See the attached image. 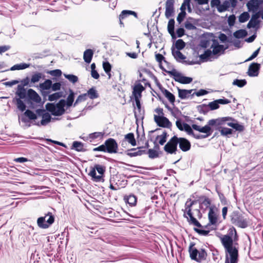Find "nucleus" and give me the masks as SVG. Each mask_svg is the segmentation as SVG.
<instances>
[{
  "mask_svg": "<svg viewBox=\"0 0 263 263\" xmlns=\"http://www.w3.org/2000/svg\"><path fill=\"white\" fill-rule=\"evenodd\" d=\"M226 253L225 263H237L238 258V243L233 242L232 237L223 235L220 238Z\"/></svg>",
  "mask_w": 263,
  "mask_h": 263,
  "instance_id": "obj_1",
  "label": "nucleus"
},
{
  "mask_svg": "<svg viewBox=\"0 0 263 263\" xmlns=\"http://www.w3.org/2000/svg\"><path fill=\"white\" fill-rule=\"evenodd\" d=\"M209 125L214 130L220 132L222 126L228 125L238 132L243 131L245 128L242 125L239 124L237 122L230 117L219 118L209 120Z\"/></svg>",
  "mask_w": 263,
  "mask_h": 263,
  "instance_id": "obj_2",
  "label": "nucleus"
},
{
  "mask_svg": "<svg viewBox=\"0 0 263 263\" xmlns=\"http://www.w3.org/2000/svg\"><path fill=\"white\" fill-rule=\"evenodd\" d=\"M228 47V46L224 47L223 45H219L217 40H214L211 47L213 50L211 51L210 49L206 50L203 54L199 55V58L203 62H207L209 60L211 61L212 58L216 59L219 55L223 54L224 51Z\"/></svg>",
  "mask_w": 263,
  "mask_h": 263,
  "instance_id": "obj_3",
  "label": "nucleus"
},
{
  "mask_svg": "<svg viewBox=\"0 0 263 263\" xmlns=\"http://www.w3.org/2000/svg\"><path fill=\"white\" fill-rule=\"evenodd\" d=\"M66 105V101L62 99L56 104L48 103L46 104V108L47 110L50 112L51 114L55 116H59L63 115L65 110L64 108Z\"/></svg>",
  "mask_w": 263,
  "mask_h": 263,
  "instance_id": "obj_4",
  "label": "nucleus"
},
{
  "mask_svg": "<svg viewBox=\"0 0 263 263\" xmlns=\"http://www.w3.org/2000/svg\"><path fill=\"white\" fill-rule=\"evenodd\" d=\"M36 114H34L33 111L30 109H27L20 117L19 120H21L22 122L26 123V124L29 123L30 120H36L37 116L42 117L45 113H46L45 110L43 109H37L35 110Z\"/></svg>",
  "mask_w": 263,
  "mask_h": 263,
  "instance_id": "obj_5",
  "label": "nucleus"
},
{
  "mask_svg": "<svg viewBox=\"0 0 263 263\" xmlns=\"http://www.w3.org/2000/svg\"><path fill=\"white\" fill-rule=\"evenodd\" d=\"M194 245V243H191L189 248L191 258L198 262L205 260L207 257V253L205 249H201L198 250L195 248H193Z\"/></svg>",
  "mask_w": 263,
  "mask_h": 263,
  "instance_id": "obj_6",
  "label": "nucleus"
},
{
  "mask_svg": "<svg viewBox=\"0 0 263 263\" xmlns=\"http://www.w3.org/2000/svg\"><path fill=\"white\" fill-rule=\"evenodd\" d=\"M105 169L103 165L96 164L93 167L91 168L88 175L91 177V179L93 181L103 182Z\"/></svg>",
  "mask_w": 263,
  "mask_h": 263,
  "instance_id": "obj_7",
  "label": "nucleus"
},
{
  "mask_svg": "<svg viewBox=\"0 0 263 263\" xmlns=\"http://www.w3.org/2000/svg\"><path fill=\"white\" fill-rule=\"evenodd\" d=\"M54 221V216L51 212H48L44 216L40 217L37 219V224L41 229L48 228Z\"/></svg>",
  "mask_w": 263,
  "mask_h": 263,
  "instance_id": "obj_8",
  "label": "nucleus"
},
{
  "mask_svg": "<svg viewBox=\"0 0 263 263\" xmlns=\"http://www.w3.org/2000/svg\"><path fill=\"white\" fill-rule=\"evenodd\" d=\"M231 220L232 223L241 228L248 227V221L239 212L234 211L231 215Z\"/></svg>",
  "mask_w": 263,
  "mask_h": 263,
  "instance_id": "obj_9",
  "label": "nucleus"
},
{
  "mask_svg": "<svg viewBox=\"0 0 263 263\" xmlns=\"http://www.w3.org/2000/svg\"><path fill=\"white\" fill-rule=\"evenodd\" d=\"M167 73L174 77L175 81L181 84H186L192 82L193 79L190 77L183 76L181 73L177 72L176 69H174L171 71H165Z\"/></svg>",
  "mask_w": 263,
  "mask_h": 263,
  "instance_id": "obj_10",
  "label": "nucleus"
},
{
  "mask_svg": "<svg viewBox=\"0 0 263 263\" xmlns=\"http://www.w3.org/2000/svg\"><path fill=\"white\" fill-rule=\"evenodd\" d=\"M178 142V138L176 136H174L165 145L164 150L168 154H176Z\"/></svg>",
  "mask_w": 263,
  "mask_h": 263,
  "instance_id": "obj_11",
  "label": "nucleus"
},
{
  "mask_svg": "<svg viewBox=\"0 0 263 263\" xmlns=\"http://www.w3.org/2000/svg\"><path fill=\"white\" fill-rule=\"evenodd\" d=\"M105 150L108 153H116L118 149V144L112 138H109L104 142Z\"/></svg>",
  "mask_w": 263,
  "mask_h": 263,
  "instance_id": "obj_12",
  "label": "nucleus"
},
{
  "mask_svg": "<svg viewBox=\"0 0 263 263\" xmlns=\"http://www.w3.org/2000/svg\"><path fill=\"white\" fill-rule=\"evenodd\" d=\"M192 206V204H187V203H185V211L186 214L189 216V218L188 219V221L190 224H192L194 226H195L198 228L202 227V225L200 223V222L193 216V215L191 212V207ZM184 214H185V212H184Z\"/></svg>",
  "mask_w": 263,
  "mask_h": 263,
  "instance_id": "obj_13",
  "label": "nucleus"
},
{
  "mask_svg": "<svg viewBox=\"0 0 263 263\" xmlns=\"http://www.w3.org/2000/svg\"><path fill=\"white\" fill-rule=\"evenodd\" d=\"M192 127L195 130L205 134V135H203L207 136V138L209 137L213 132V129H212V127L209 125V121L208 122L207 124L203 127H201L199 125L194 124L192 125Z\"/></svg>",
  "mask_w": 263,
  "mask_h": 263,
  "instance_id": "obj_14",
  "label": "nucleus"
},
{
  "mask_svg": "<svg viewBox=\"0 0 263 263\" xmlns=\"http://www.w3.org/2000/svg\"><path fill=\"white\" fill-rule=\"evenodd\" d=\"M154 120L160 127L170 128L172 126V123L167 118L164 116L154 115Z\"/></svg>",
  "mask_w": 263,
  "mask_h": 263,
  "instance_id": "obj_15",
  "label": "nucleus"
},
{
  "mask_svg": "<svg viewBox=\"0 0 263 263\" xmlns=\"http://www.w3.org/2000/svg\"><path fill=\"white\" fill-rule=\"evenodd\" d=\"M260 64L253 62L249 66L247 74L249 77H255L258 76Z\"/></svg>",
  "mask_w": 263,
  "mask_h": 263,
  "instance_id": "obj_16",
  "label": "nucleus"
},
{
  "mask_svg": "<svg viewBox=\"0 0 263 263\" xmlns=\"http://www.w3.org/2000/svg\"><path fill=\"white\" fill-rule=\"evenodd\" d=\"M174 0H167L166 1L165 15L167 18H169L174 15Z\"/></svg>",
  "mask_w": 263,
  "mask_h": 263,
  "instance_id": "obj_17",
  "label": "nucleus"
},
{
  "mask_svg": "<svg viewBox=\"0 0 263 263\" xmlns=\"http://www.w3.org/2000/svg\"><path fill=\"white\" fill-rule=\"evenodd\" d=\"M262 3L263 0H250L247 4L248 11L255 12Z\"/></svg>",
  "mask_w": 263,
  "mask_h": 263,
  "instance_id": "obj_18",
  "label": "nucleus"
},
{
  "mask_svg": "<svg viewBox=\"0 0 263 263\" xmlns=\"http://www.w3.org/2000/svg\"><path fill=\"white\" fill-rule=\"evenodd\" d=\"M178 144L180 149L183 152H187L191 149L190 142L184 138H178Z\"/></svg>",
  "mask_w": 263,
  "mask_h": 263,
  "instance_id": "obj_19",
  "label": "nucleus"
},
{
  "mask_svg": "<svg viewBox=\"0 0 263 263\" xmlns=\"http://www.w3.org/2000/svg\"><path fill=\"white\" fill-rule=\"evenodd\" d=\"M260 17V12H257L252 15L251 18L247 24V28L250 29L251 28H255L260 23L258 18Z\"/></svg>",
  "mask_w": 263,
  "mask_h": 263,
  "instance_id": "obj_20",
  "label": "nucleus"
},
{
  "mask_svg": "<svg viewBox=\"0 0 263 263\" xmlns=\"http://www.w3.org/2000/svg\"><path fill=\"white\" fill-rule=\"evenodd\" d=\"M42 118V119L40 122H36L34 121L33 124L38 126H40L41 125L46 126L51 121L52 119L50 115L47 112L45 113Z\"/></svg>",
  "mask_w": 263,
  "mask_h": 263,
  "instance_id": "obj_21",
  "label": "nucleus"
},
{
  "mask_svg": "<svg viewBox=\"0 0 263 263\" xmlns=\"http://www.w3.org/2000/svg\"><path fill=\"white\" fill-rule=\"evenodd\" d=\"M198 201L200 203V208L206 209L211 204V200L205 196H202L199 197Z\"/></svg>",
  "mask_w": 263,
  "mask_h": 263,
  "instance_id": "obj_22",
  "label": "nucleus"
},
{
  "mask_svg": "<svg viewBox=\"0 0 263 263\" xmlns=\"http://www.w3.org/2000/svg\"><path fill=\"white\" fill-rule=\"evenodd\" d=\"M142 147H138L137 148H132L128 150L126 155L130 157H136L138 156H141L143 154H146L145 150H141L140 148Z\"/></svg>",
  "mask_w": 263,
  "mask_h": 263,
  "instance_id": "obj_23",
  "label": "nucleus"
},
{
  "mask_svg": "<svg viewBox=\"0 0 263 263\" xmlns=\"http://www.w3.org/2000/svg\"><path fill=\"white\" fill-rule=\"evenodd\" d=\"M176 125L181 131L185 130L187 134H188L189 132L192 133V127L186 123H182L180 120H177L176 121Z\"/></svg>",
  "mask_w": 263,
  "mask_h": 263,
  "instance_id": "obj_24",
  "label": "nucleus"
},
{
  "mask_svg": "<svg viewBox=\"0 0 263 263\" xmlns=\"http://www.w3.org/2000/svg\"><path fill=\"white\" fill-rule=\"evenodd\" d=\"M27 96L29 99L36 103H40L41 101V98L37 92L32 89H28Z\"/></svg>",
  "mask_w": 263,
  "mask_h": 263,
  "instance_id": "obj_25",
  "label": "nucleus"
},
{
  "mask_svg": "<svg viewBox=\"0 0 263 263\" xmlns=\"http://www.w3.org/2000/svg\"><path fill=\"white\" fill-rule=\"evenodd\" d=\"M208 218L209 220V224L215 225L217 222V216L215 213L214 209L212 207H210L208 213Z\"/></svg>",
  "mask_w": 263,
  "mask_h": 263,
  "instance_id": "obj_26",
  "label": "nucleus"
},
{
  "mask_svg": "<svg viewBox=\"0 0 263 263\" xmlns=\"http://www.w3.org/2000/svg\"><path fill=\"white\" fill-rule=\"evenodd\" d=\"M144 90V87L141 84H138L136 85L133 88V95L134 98L137 97L138 98H141L142 97V92Z\"/></svg>",
  "mask_w": 263,
  "mask_h": 263,
  "instance_id": "obj_27",
  "label": "nucleus"
},
{
  "mask_svg": "<svg viewBox=\"0 0 263 263\" xmlns=\"http://www.w3.org/2000/svg\"><path fill=\"white\" fill-rule=\"evenodd\" d=\"M71 149L79 152H84L87 150L84 148V145L82 142L77 141L73 142Z\"/></svg>",
  "mask_w": 263,
  "mask_h": 263,
  "instance_id": "obj_28",
  "label": "nucleus"
},
{
  "mask_svg": "<svg viewBox=\"0 0 263 263\" xmlns=\"http://www.w3.org/2000/svg\"><path fill=\"white\" fill-rule=\"evenodd\" d=\"M93 51L92 49H88L84 52L83 59L84 61L88 64H89L93 57Z\"/></svg>",
  "mask_w": 263,
  "mask_h": 263,
  "instance_id": "obj_29",
  "label": "nucleus"
},
{
  "mask_svg": "<svg viewBox=\"0 0 263 263\" xmlns=\"http://www.w3.org/2000/svg\"><path fill=\"white\" fill-rule=\"evenodd\" d=\"M193 90V89L187 90L178 88V96L181 99H185L189 97Z\"/></svg>",
  "mask_w": 263,
  "mask_h": 263,
  "instance_id": "obj_30",
  "label": "nucleus"
},
{
  "mask_svg": "<svg viewBox=\"0 0 263 263\" xmlns=\"http://www.w3.org/2000/svg\"><path fill=\"white\" fill-rule=\"evenodd\" d=\"M124 199L127 203L129 204L130 206H134L137 202V197L134 194H130L127 196H125Z\"/></svg>",
  "mask_w": 263,
  "mask_h": 263,
  "instance_id": "obj_31",
  "label": "nucleus"
},
{
  "mask_svg": "<svg viewBox=\"0 0 263 263\" xmlns=\"http://www.w3.org/2000/svg\"><path fill=\"white\" fill-rule=\"evenodd\" d=\"M129 15H133L136 18H138V15L136 12L132 10H123L121 14L119 15V20H123Z\"/></svg>",
  "mask_w": 263,
  "mask_h": 263,
  "instance_id": "obj_32",
  "label": "nucleus"
},
{
  "mask_svg": "<svg viewBox=\"0 0 263 263\" xmlns=\"http://www.w3.org/2000/svg\"><path fill=\"white\" fill-rule=\"evenodd\" d=\"M87 97L89 98L91 100L97 99L99 97V94L95 87L90 88L86 93Z\"/></svg>",
  "mask_w": 263,
  "mask_h": 263,
  "instance_id": "obj_33",
  "label": "nucleus"
},
{
  "mask_svg": "<svg viewBox=\"0 0 263 263\" xmlns=\"http://www.w3.org/2000/svg\"><path fill=\"white\" fill-rule=\"evenodd\" d=\"M16 95L19 97L18 99H25L26 97V91L22 85H17Z\"/></svg>",
  "mask_w": 263,
  "mask_h": 263,
  "instance_id": "obj_34",
  "label": "nucleus"
},
{
  "mask_svg": "<svg viewBox=\"0 0 263 263\" xmlns=\"http://www.w3.org/2000/svg\"><path fill=\"white\" fill-rule=\"evenodd\" d=\"M165 97L169 100V101L174 104L175 101V96L166 89H163L161 91Z\"/></svg>",
  "mask_w": 263,
  "mask_h": 263,
  "instance_id": "obj_35",
  "label": "nucleus"
},
{
  "mask_svg": "<svg viewBox=\"0 0 263 263\" xmlns=\"http://www.w3.org/2000/svg\"><path fill=\"white\" fill-rule=\"evenodd\" d=\"M144 71L146 72L153 80H154L155 84L161 90V91H162V89H164V88L162 87V85L159 82V80H158L157 78L151 71H150L149 70H147L146 69H144Z\"/></svg>",
  "mask_w": 263,
  "mask_h": 263,
  "instance_id": "obj_36",
  "label": "nucleus"
},
{
  "mask_svg": "<svg viewBox=\"0 0 263 263\" xmlns=\"http://www.w3.org/2000/svg\"><path fill=\"white\" fill-rule=\"evenodd\" d=\"M124 139L126 141H128L132 146L136 145V141L133 133H130L126 134L125 136Z\"/></svg>",
  "mask_w": 263,
  "mask_h": 263,
  "instance_id": "obj_37",
  "label": "nucleus"
},
{
  "mask_svg": "<svg viewBox=\"0 0 263 263\" xmlns=\"http://www.w3.org/2000/svg\"><path fill=\"white\" fill-rule=\"evenodd\" d=\"M247 34L248 32L245 29H240L233 33L234 36L237 39L244 38Z\"/></svg>",
  "mask_w": 263,
  "mask_h": 263,
  "instance_id": "obj_38",
  "label": "nucleus"
},
{
  "mask_svg": "<svg viewBox=\"0 0 263 263\" xmlns=\"http://www.w3.org/2000/svg\"><path fill=\"white\" fill-rule=\"evenodd\" d=\"M74 99V93L71 89H69V94L68 96L66 101V105L68 107L72 106Z\"/></svg>",
  "mask_w": 263,
  "mask_h": 263,
  "instance_id": "obj_39",
  "label": "nucleus"
},
{
  "mask_svg": "<svg viewBox=\"0 0 263 263\" xmlns=\"http://www.w3.org/2000/svg\"><path fill=\"white\" fill-rule=\"evenodd\" d=\"M197 110L199 113L206 115L210 110L209 105L203 104L197 106Z\"/></svg>",
  "mask_w": 263,
  "mask_h": 263,
  "instance_id": "obj_40",
  "label": "nucleus"
},
{
  "mask_svg": "<svg viewBox=\"0 0 263 263\" xmlns=\"http://www.w3.org/2000/svg\"><path fill=\"white\" fill-rule=\"evenodd\" d=\"M177 50L175 51L174 49H172V54L177 61H179L181 60H184L186 57L180 51Z\"/></svg>",
  "mask_w": 263,
  "mask_h": 263,
  "instance_id": "obj_41",
  "label": "nucleus"
},
{
  "mask_svg": "<svg viewBox=\"0 0 263 263\" xmlns=\"http://www.w3.org/2000/svg\"><path fill=\"white\" fill-rule=\"evenodd\" d=\"M230 7L229 1H225L222 4L220 3L219 7L217 8V10L219 12H222L228 10Z\"/></svg>",
  "mask_w": 263,
  "mask_h": 263,
  "instance_id": "obj_42",
  "label": "nucleus"
},
{
  "mask_svg": "<svg viewBox=\"0 0 263 263\" xmlns=\"http://www.w3.org/2000/svg\"><path fill=\"white\" fill-rule=\"evenodd\" d=\"M52 81L49 79L46 80L44 83L40 84V88L43 90H48L51 88Z\"/></svg>",
  "mask_w": 263,
  "mask_h": 263,
  "instance_id": "obj_43",
  "label": "nucleus"
},
{
  "mask_svg": "<svg viewBox=\"0 0 263 263\" xmlns=\"http://www.w3.org/2000/svg\"><path fill=\"white\" fill-rule=\"evenodd\" d=\"M30 66L29 64L26 63H21L19 64H16L13 66L11 68V70H22L26 69Z\"/></svg>",
  "mask_w": 263,
  "mask_h": 263,
  "instance_id": "obj_44",
  "label": "nucleus"
},
{
  "mask_svg": "<svg viewBox=\"0 0 263 263\" xmlns=\"http://www.w3.org/2000/svg\"><path fill=\"white\" fill-rule=\"evenodd\" d=\"M220 133L221 135L229 137V136L232 134L233 130L231 128L226 127L225 126H222V127H221L220 130Z\"/></svg>",
  "mask_w": 263,
  "mask_h": 263,
  "instance_id": "obj_45",
  "label": "nucleus"
},
{
  "mask_svg": "<svg viewBox=\"0 0 263 263\" xmlns=\"http://www.w3.org/2000/svg\"><path fill=\"white\" fill-rule=\"evenodd\" d=\"M63 96L62 92H57L51 95H50L48 96V100L50 101H55L59 98H61Z\"/></svg>",
  "mask_w": 263,
  "mask_h": 263,
  "instance_id": "obj_46",
  "label": "nucleus"
},
{
  "mask_svg": "<svg viewBox=\"0 0 263 263\" xmlns=\"http://www.w3.org/2000/svg\"><path fill=\"white\" fill-rule=\"evenodd\" d=\"M21 99H16V106L17 108L23 112L26 110V105Z\"/></svg>",
  "mask_w": 263,
  "mask_h": 263,
  "instance_id": "obj_47",
  "label": "nucleus"
},
{
  "mask_svg": "<svg viewBox=\"0 0 263 263\" xmlns=\"http://www.w3.org/2000/svg\"><path fill=\"white\" fill-rule=\"evenodd\" d=\"M250 18V14L248 12H243L239 16L238 20L240 23H245Z\"/></svg>",
  "mask_w": 263,
  "mask_h": 263,
  "instance_id": "obj_48",
  "label": "nucleus"
},
{
  "mask_svg": "<svg viewBox=\"0 0 263 263\" xmlns=\"http://www.w3.org/2000/svg\"><path fill=\"white\" fill-rule=\"evenodd\" d=\"M232 84L233 85L237 86L239 87H242L246 85L247 81L245 79H235L233 81Z\"/></svg>",
  "mask_w": 263,
  "mask_h": 263,
  "instance_id": "obj_49",
  "label": "nucleus"
},
{
  "mask_svg": "<svg viewBox=\"0 0 263 263\" xmlns=\"http://www.w3.org/2000/svg\"><path fill=\"white\" fill-rule=\"evenodd\" d=\"M87 99L86 94L83 93L79 95L76 99L75 102L73 103V106H76L78 103L85 101Z\"/></svg>",
  "mask_w": 263,
  "mask_h": 263,
  "instance_id": "obj_50",
  "label": "nucleus"
},
{
  "mask_svg": "<svg viewBox=\"0 0 263 263\" xmlns=\"http://www.w3.org/2000/svg\"><path fill=\"white\" fill-rule=\"evenodd\" d=\"M103 67L105 72L108 75L109 78H110V71L111 66L108 62H104L103 64Z\"/></svg>",
  "mask_w": 263,
  "mask_h": 263,
  "instance_id": "obj_51",
  "label": "nucleus"
},
{
  "mask_svg": "<svg viewBox=\"0 0 263 263\" xmlns=\"http://www.w3.org/2000/svg\"><path fill=\"white\" fill-rule=\"evenodd\" d=\"M175 20L171 18L169 20L167 24V31L168 33H173L174 32Z\"/></svg>",
  "mask_w": 263,
  "mask_h": 263,
  "instance_id": "obj_52",
  "label": "nucleus"
},
{
  "mask_svg": "<svg viewBox=\"0 0 263 263\" xmlns=\"http://www.w3.org/2000/svg\"><path fill=\"white\" fill-rule=\"evenodd\" d=\"M64 77L67 79L70 82L74 84L78 81V78L77 76L73 74H64Z\"/></svg>",
  "mask_w": 263,
  "mask_h": 263,
  "instance_id": "obj_53",
  "label": "nucleus"
},
{
  "mask_svg": "<svg viewBox=\"0 0 263 263\" xmlns=\"http://www.w3.org/2000/svg\"><path fill=\"white\" fill-rule=\"evenodd\" d=\"M147 153L151 159H155L159 157L158 153L153 149H149Z\"/></svg>",
  "mask_w": 263,
  "mask_h": 263,
  "instance_id": "obj_54",
  "label": "nucleus"
},
{
  "mask_svg": "<svg viewBox=\"0 0 263 263\" xmlns=\"http://www.w3.org/2000/svg\"><path fill=\"white\" fill-rule=\"evenodd\" d=\"M185 44L182 39H178L175 43V47L178 50H181L184 48Z\"/></svg>",
  "mask_w": 263,
  "mask_h": 263,
  "instance_id": "obj_55",
  "label": "nucleus"
},
{
  "mask_svg": "<svg viewBox=\"0 0 263 263\" xmlns=\"http://www.w3.org/2000/svg\"><path fill=\"white\" fill-rule=\"evenodd\" d=\"M216 192L222 204L227 205L228 204L227 200L223 194L219 191L217 189H216Z\"/></svg>",
  "mask_w": 263,
  "mask_h": 263,
  "instance_id": "obj_56",
  "label": "nucleus"
},
{
  "mask_svg": "<svg viewBox=\"0 0 263 263\" xmlns=\"http://www.w3.org/2000/svg\"><path fill=\"white\" fill-rule=\"evenodd\" d=\"M210 110H213L219 108V105L217 100L210 102L208 104Z\"/></svg>",
  "mask_w": 263,
  "mask_h": 263,
  "instance_id": "obj_57",
  "label": "nucleus"
},
{
  "mask_svg": "<svg viewBox=\"0 0 263 263\" xmlns=\"http://www.w3.org/2000/svg\"><path fill=\"white\" fill-rule=\"evenodd\" d=\"M42 77V73L40 72H36L35 74H33L31 79V81L32 83H36L40 81V79Z\"/></svg>",
  "mask_w": 263,
  "mask_h": 263,
  "instance_id": "obj_58",
  "label": "nucleus"
},
{
  "mask_svg": "<svg viewBox=\"0 0 263 263\" xmlns=\"http://www.w3.org/2000/svg\"><path fill=\"white\" fill-rule=\"evenodd\" d=\"M156 60V61L160 63V67L162 69H164L163 67L161 65V63L162 61H164L165 62H166V61L165 60V58L160 53H157L155 54Z\"/></svg>",
  "mask_w": 263,
  "mask_h": 263,
  "instance_id": "obj_59",
  "label": "nucleus"
},
{
  "mask_svg": "<svg viewBox=\"0 0 263 263\" xmlns=\"http://www.w3.org/2000/svg\"><path fill=\"white\" fill-rule=\"evenodd\" d=\"M192 129H193L192 127ZM187 134L193 136L194 138H195L196 139H204V138H207V136H204L203 135L195 134L193 132V129H192L191 133L190 132H189Z\"/></svg>",
  "mask_w": 263,
  "mask_h": 263,
  "instance_id": "obj_60",
  "label": "nucleus"
},
{
  "mask_svg": "<svg viewBox=\"0 0 263 263\" xmlns=\"http://www.w3.org/2000/svg\"><path fill=\"white\" fill-rule=\"evenodd\" d=\"M104 133L102 132H95L89 135V138L92 139H97L98 138H102Z\"/></svg>",
  "mask_w": 263,
  "mask_h": 263,
  "instance_id": "obj_61",
  "label": "nucleus"
},
{
  "mask_svg": "<svg viewBox=\"0 0 263 263\" xmlns=\"http://www.w3.org/2000/svg\"><path fill=\"white\" fill-rule=\"evenodd\" d=\"M228 43H232L233 45L237 48H240L242 47L241 42L239 40L233 41L232 39L228 40Z\"/></svg>",
  "mask_w": 263,
  "mask_h": 263,
  "instance_id": "obj_62",
  "label": "nucleus"
},
{
  "mask_svg": "<svg viewBox=\"0 0 263 263\" xmlns=\"http://www.w3.org/2000/svg\"><path fill=\"white\" fill-rule=\"evenodd\" d=\"M48 73L54 77H60L62 74V71L60 69L50 70Z\"/></svg>",
  "mask_w": 263,
  "mask_h": 263,
  "instance_id": "obj_63",
  "label": "nucleus"
},
{
  "mask_svg": "<svg viewBox=\"0 0 263 263\" xmlns=\"http://www.w3.org/2000/svg\"><path fill=\"white\" fill-rule=\"evenodd\" d=\"M186 12H180L178 14V16L177 17V21L179 24H180L183 21V20H184V17L186 16Z\"/></svg>",
  "mask_w": 263,
  "mask_h": 263,
  "instance_id": "obj_64",
  "label": "nucleus"
}]
</instances>
